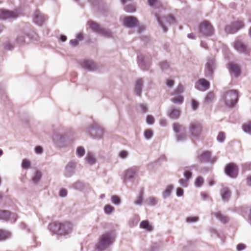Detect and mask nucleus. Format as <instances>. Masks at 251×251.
Segmentation results:
<instances>
[{
	"label": "nucleus",
	"mask_w": 251,
	"mask_h": 251,
	"mask_svg": "<svg viewBox=\"0 0 251 251\" xmlns=\"http://www.w3.org/2000/svg\"><path fill=\"white\" fill-rule=\"evenodd\" d=\"M76 153L78 156L81 157L84 155L85 153V150L82 147H79L76 150Z\"/></svg>",
	"instance_id": "e433bc0d"
},
{
	"label": "nucleus",
	"mask_w": 251,
	"mask_h": 251,
	"mask_svg": "<svg viewBox=\"0 0 251 251\" xmlns=\"http://www.w3.org/2000/svg\"><path fill=\"white\" fill-rule=\"evenodd\" d=\"M45 16L39 11H36L34 14L33 22L39 25H41L46 20Z\"/></svg>",
	"instance_id": "ddd939ff"
},
{
	"label": "nucleus",
	"mask_w": 251,
	"mask_h": 251,
	"mask_svg": "<svg viewBox=\"0 0 251 251\" xmlns=\"http://www.w3.org/2000/svg\"><path fill=\"white\" fill-rule=\"evenodd\" d=\"M140 107L143 111V112L144 113H145L148 110V108L146 106V105H144V104H141L140 105Z\"/></svg>",
	"instance_id": "338daca9"
},
{
	"label": "nucleus",
	"mask_w": 251,
	"mask_h": 251,
	"mask_svg": "<svg viewBox=\"0 0 251 251\" xmlns=\"http://www.w3.org/2000/svg\"><path fill=\"white\" fill-rule=\"evenodd\" d=\"M16 42L19 45H23L25 42V36L24 35L18 36Z\"/></svg>",
	"instance_id": "a19ab883"
},
{
	"label": "nucleus",
	"mask_w": 251,
	"mask_h": 251,
	"mask_svg": "<svg viewBox=\"0 0 251 251\" xmlns=\"http://www.w3.org/2000/svg\"><path fill=\"white\" fill-rule=\"evenodd\" d=\"M114 207H113L112 206H111L109 204H107V205H105V206L104 207V212L107 214H111L112 212H113L114 211Z\"/></svg>",
	"instance_id": "7c9ffc66"
},
{
	"label": "nucleus",
	"mask_w": 251,
	"mask_h": 251,
	"mask_svg": "<svg viewBox=\"0 0 251 251\" xmlns=\"http://www.w3.org/2000/svg\"><path fill=\"white\" fill-rule=\"evenodd\" d=\"M156 19L157 20V22L158 24H159L160 26L162 27L163 31L164 32H166L167 31V28L166 27L165 25L163 23V22L162 20V19L159 17V15L156 14L155 15Z\"/></svg>",
	"instance_id": "cd10ccee"
},
{
	"label": "nucleus",
	"mask_w": 251,
	"mask_h": 251,
	"mask_svg": "<svg viewBox=\"0 0 251 251\" xmlns=\"http://www.w3.org/2000/svg\"><path fill=\"white\" fill-rule=\"evenodd\" d=\"M115 237L111 233L107 232L102 234L100 238L97 248L100 250H104L115 241Z\"/></svg>",
	"instance_id": "f03ea898"
},
{
	"label": "nucleus",
	"mask_w": 251,
	"mask_h": 251,
	"mask_svg": "<svg viewBox=\"0 0 251 251\" xmlns=\"http://www.w3.org/2000/svg\"><path fill=\"white\" fill-rule=\"evenodd\" d=\"M189 132L190 134L194 137L200 136L202 131V126L201 124L197 122H191L189 125Z\"/></svg>",
	"instance_id": "39448f33"
},
{
	"label": "nucleus",
	"mask_w": 251,
	"mask_h": 251,
	"mask_svg": "<svg viewBox=\"0 0 251 251\" xmlns=\"http://www.w3.org/2000/svg\"><path fill=\"white\" fill-rule=\"evenodd\" d=\"M153 132L151 129H148L145 131L144 135L147 139L151 138L152 136Z\"/></svg>",
	"instance_id": "ea45409f"
},
{
	"label": "nucleus",
	"mask_w": 251,
	"mask_h": 251,
	"mask_svg": "<svg viewBox=\"0 0 251 251\" xmlns=\"http://www.w3.org/2000/svg\"><path fill=\"white\" fill-rule=\"evenodd\" d=\"M201 195L203 200H206L209 197L208 194L205 192H201Z\"/></svg>",
	"instance_id": "4d7b16f0"
},
{
	"label": "nucleus",
	"mask_w": 251,
	"mask_h": 251,
	"mask_svg": "<svg viewBox=\"0 0 251 251\" xmlns=\"http://www.w3.org/2000/svg\"><path fill=\"white\" fill-rule=\"evenodd\" d=\"M89 27L94 31L104 37H112V32L108 29L101 28L99 25L93 21H89L87 23Z\"/></svg>",
	"instance_id": "20e7f679"
},
{
	"label": "nucleus",
	"mask_w": 251,
	"mask_h": 251,
	"mask_svg": "<svg viewBox=\"0 0 251 251\" xmlns=\"http://www.w3.org/2000/svg\"><path fill=\"white\" fill-rule=\"evenodd\" d=\"M11 215L10 211L7 210H0V219L7 221Z\"/></svg>",
	"instance_id": "412c9836"
},
{
	"label": "nucleus",
	"mask_w": 251,
	"mask_h": 251,
	"mask_svg": "<svg viewBox=\"0 0 251 251\" xmlns=\"http://www.w3.org/2000/svg\"><path fill=\"white\" fill-rule=\"evenodd\" d=\"M238 92L235 90H230L226 92V94H238Z\"/></svg>",
	"instance_id": "69168bd1"
},
{
	"label": "nucleus",
	"mask_w": 251,
	"mask_h": 251,
	"mask_svg": "<svg viewBox=\"0 0 251 251\" xmlns=\"http://www.w3.org/2000/svg\"><path fill=\"white\" fill-rule=\"evenodd\" d=\"M199 106V103L197 101L195 100H192V106L194 110L196 109Z\"/></svg>",
	"instance_id": "5fc2aeb1"
},
{
	"label": "nucleus",
	"mask_w": 251,
	"mask_h": 251,
	"mask_svg": "<svg viewBox=\"0 0 251 251\" xmlns=\"http://www.w3.org/2000/svg\"><path fill=\"white\" fill-rule=\"evenodd\" d=\"M225 139V134L224 132H220L218 136H217V140L219 142H223Z\"/></svg>",
	"instance_id": "79ce46f5"
},
{
	"label": "nucleus",
	"mask_w": 251,
	"mask_h": 251,
	"mask_svg": "<svg viewBox=\"0 0 251 251\" xmlns=\"http://www.w3.org/2000/svg\"><path fill=\"white\" fill-rule=\"evenodd\" d=\"M180 114V111L179 109H173L170 113V117L173 119L178 118Z\"/></svg>",
	"instance_id": "a878e982"
},
{
	"label": "nucleus",
	"mask_w": 251,
	"mask_h": 251,
	"mask_svg": "<svg viewBox=\"0 0 251 251\" xmlns=\"http://www.w3.org/2000/svg\"><path fill=\"white\" fill-rule=\"evenodd\" d=\"M243 130L250 134H251V122H249L243 126Z\"/></svg>",
	"instance_id": "2f4dec72"
},
{
	"label": "nucleus",
	"mask_w": 251,
	"mask_h": 251,
	"mask_svg": "<svg viewBox=\"0 0 251 251\" xmlns=\"http://www.w3.org/2000/svg\"><path fill=\"white\" fill-rule=\"evenodd\" d=\"M198 31L200 34L205 37L211 36L214 32L213 26L207 21H203L199 24Z\"/></svg>",
	"instance_id": "7ed1b4c3"
},
{
	"label": "nucleus",
	"mask_w": 251,
	"mask_h": 251,
	"mask_svg": "<svg viewBox=\"0 0 251 251\" xmlns=\"http://www.w3.org/2000/svg\"><path fill=\"white\" fill-rule=\"evenodd\" d=\"M247 184L249 186H251V176H250L247 178Z\"/></svg>",
	"instance_id": "774afa93"
},
{
	"label": "nucleus",
	"mask_w": 251,
	"mask_h": 251,
	"mask_svg": "<svg viewBox=\"0 0 251 251\" xmlns=\"http://www.w3.org/2000/svg\"><path fill=\"white\" fill-rule=\"evenodd\" d=\"M149 4L151 6L155 5L156 3L157 2V0H148Z\"/></svg>",
	"instance_id": "e2e57ef3"
},
{
	"label": "nucleus",
	"mask_w": 251,
	"mask_h": 251,
	"mask_svg": "<svg viewBox=\"0 0 251 251\" xmlns=\"http://www.w3.org/2000/svg\"><path fill=\"white\" fill-rule=\"evenodd\" d=\"M243 22L241 21H237L230 25H227L225 28V31L227 33L233 34L238 30L244 27Z\"/></svg>",
	"instance_id": "0eeeda50"
},
{
	"label": "nucleus",
	"mask_w": 251,
	"mask_h": 251,
	"mask_svg": "<svg viewBox=\"0 0 251 251\" xmlns=\"http://www.w3.org/2000/svg\"><path fill=\"white\" fill-rule=\"evenodd\" d=\"M112 201L113 203L117 204L120 202V198L117 196H113L111 198Z\"/></svg>",
	"instance_id": "8fccbe9b"
},
{
	"label": "nucleus",
	"mask_w": 251,
	"mask_h": 251,
	"mask_svg": "<svg viewBox=\"0 0 251 251\" xmlns=\"http://www.w3.org/2000/svg\"><path fill=\"white\" fill-rule=\"evenodd\" d=\"M225 171L227 175L235 178L238 175V168L235 163H230L226 165Z\"/></svg>",
	"instance_id": "6e6552de"
},
{
	"label": "nucleus",
	"mask_w": 251,
	"mask_h": 251,
	"mask_svg": "<svg viewBox=\"0 0 251 251\" xmlns=\"http://www.w3.org/2000/svg\"><path fill=\"white\" fill-rule=\"evenodd\" d=\"M165 22L169 24H175L176 23V20L174 17L172 16H169L168 17L165 19Z\"/></svg>",
	"instance_id": "c9c22d12"
},
{
	"label": "nucleus",
	"mask_w": 251,
	"mask_h": 251,
	"mask_svg": "<svg viewBox=\"0 0 251 251\" xmlns=\"http://www.w3.org/2000/svg\"><path fill=\"white\" fill-rule=\"evenodd\" d=\"M204 183V179L201 176H198L195 181V185L197 187H201Z\"/></svg>",
	"instance_id": "bb28decb"
},
{
	"label": "nucleus",
	"mask_w": 251,
	"mask_h": 251,
	"mask_svg": "<svg viewBox=\"0 0 251 251\" xmlns=\"http://www.w3.org/2000/svg\"><path fill=\"white\" fill-rule=\"evenodd\" d=\"M228 69L231 74L235 76H238L240 74V70L239 67L234 64L229 65Z\"/></svg>",
	"instance_id": "a211bd4d"
},
{
	"label": "nucleus",
	"mask_w": 251,
	"mask_h": 251,
	"mask_svg": "<svg viewBox=\"0 0 251 251\" xmlns=\"http://www.w3.org/2000/svg\"><path fill=\"white\" fill-rule=\"evenodd\" d=\"M214 215L217 219L223 223H226L227 221V218L226 216L223 215L220 212H216Z\"/></svg>",
	"instance_id": "c85d7f7f"
},
{
	"label": "nucleus",
	"mask_w": 251,
	"mask_h": 251,
	"mask_svg": "<svg viewBox=\"0 0 251 251\" xmlns=\"http://www.w3.org/2000/svg\"><path fill=\"white\" fill-rule=\"evenodd\" d=\"M183 194V190L181 188H178L176 190V195L178 197L182 196Z\"/></svg>",
	"instance_id": "bf43d9fd"
},
{
	"label": "nucleus",
	"mask_w": 251,
	"mask_h": 251,
	"mask_svg": "<svg viewBox=\"0 0 251 251\" xmlns=\"http://www.w3.org/2000/svg\"><path fill=\"white\" fill-rule=\"evenodd\" d=\"M174 84V81L173 80H167L166 81V85L169 87H172Z\"/></svg>",
	"instance_id": "0e129e2a"
},
{
	"label": "nucleus",
	"mask_w": 251,
	"mask_h": 251,
	"mask_svg": "<svg viewBox=\"0 0 251 251\" xmlns=\"http://www.w3.org/2000/svg\"><path fill=\"white\" fill-rule=\"evenodd\" d=\"M160 68L162 70H164L168 68V67H169V65L167 62L163 61V62H160Z\"/></svg>",
	"instance_id": "3c124183"
},
{
	"label": "nucleus",
	"mask_w": 251,
	"mask_h": 251,
	"mask_svg": "<svg viewBox=\"0 0 251 251\" xmlns=\"http://www.w3.org/2000/svg\"><path fill=\"white\" fill-rule=\"evenodd\" d=\"M182 126L178 124V123H175L173 125V129L176 132L178 133L179 132Z\"/></svg>",
	"instance_id": "37998d69"
},
{
	"label": "nucleus",
	"mask_w": 251,
	"mask_h": 251,
	"mask_svg": "<svg viewBox=\"0 0 251 251\" xmlns=\"http://www.w3.org/2000/svg\"><path fill=\"white\" fill-rule=\"evenodd\" d=\"M172 100L175 103L180 104L183 101V97L181 95H178L177 97L173 99Z\"/></svg>",
	"instance_id": "f704fd0d"
},
{
	"label": "nucleus",
	"mask_w": 251,
	"mask_h": 251,
	"mask_svg": "<svg viewBox=\"0 0 251 251\" xmlns=\"http://www.w3.org/2000/svg\"><path fill=\"white\" fill-rule=\"evenodd\" d=\"M22 165L23 168L28 169L30 167V162L28 160L25 159L23 160Z\"/></svg>",
	"instance_id": "4c0bfd02"
},
{
	"label": "nucleus",
	"mask_w": 251,
	"mask_h": 251,
	"mask_svg": "<svg viewBox=\"0 0 251 251\" xmlns=\"http://www.w3.org/2000/svg\"><path fill=\"white\" fill-rule=\"evenodd\" d=\"M85 159L87 163L90 165L94 164L96 162V159L91 153H88L85 157Z\"/></svg>",
	"instance_id": "393cba45"
},
{
	"label": "nucleus",
	"mask_w": 251,
	"mask_h": 251,
	"mask_svg": "<svg viewBox=\"0 0 251 251\" xmlns=\"http://www.w3.org/2000/svg\"><path fill=\"white\" fill-rule=\"evenodd\" d=\"M138 24V21L136 18L132 16L126 17L124 20V25L128 27H133Z\"/></svg>",
	"instance_id": "2eb2a0df"
},
{
	"label": "nucleus",
	"mask_w": 251,
	"mask_h": 251,
	"mask_svg": "<svg viewBox=\"0 0 251 251\" xmlns=\"http://www.w3.org/2000/svg\"><path fill=\"white\" fill-rule=\"evenodd\" d=\"M138 169L137 167H133L132 168L127 169L125 175V178H132L136 173L138 172Z\"/></svg>",
	"instance_id": "6ab92c4d"
},
{
	"label": "nucleus",
	"mask_w": 251,
	"mask_h": 251,
	"mask_svg": "<svg viewBox=\"0 0 251 251\" xmlns=\"http://www.w3.org/2000/svg\"><path fill=\"white\" fill-rule=\"evenodd\" d=\"M221 195L224 200H227L230 197V192L227 188H224L221 191Z\"/></svg>",
	"instance_id": "5701e85b"
},
{
	"label": "nucleus",
	"mask_w": 251,
	"mask_h": 251,
	"mask_svg": "<svg viewBox=\"0 0 251 251\" xmlns=\"http://www.w3.org/2000/svg\"><path fill=\"white\" fill-rule=\"evenodd\" d=\"M179 182L182 186L184 187H187V186L188 185V180H187L186 179H184L183 178H181V179H179Z\"/></svg>",
	"instance_id": "de8ad7c7"
},
{
	"label": "nucleus",
	"mask_w": 251,
	"mask_h": 251,
	"mask_svg": "<svg viewBox=\"0 0 251 251\" xmlns=\"http://www.w3.org/2000/svg\"><path fill=\"white\" fill-rule=\"evenodd\" d=\"M143 85V80L141 79H138L136 81L135 90L137 94H140L141 92Z\"/></svg>",
	"instance_id": "4be33fe9"
},
{
	"label": "nucleus",
	"mask_w": 251,
	"mask_h": 251,
	"mask_svg": "<svg viewBox=\"0 0 251 251\" xmlns=\"http://www.w3.org/2000/svg\"><path fill=\"white\" fill-rule=\"evenodd\" d=\"M183 92L184 87L182 85L179 84L176 90V94H181Z\"/></svg>",
	"instance_id": "49530a36"
},
{
	"label": "nucleus",
	"mask_w": 251,
	"mask_h": 251,
	"mask_svg": "<svg viewBox=\"0 0 251 251\" xmlns=\"http://www.w3.org/2000/svg\"><path fill=\"white\" fill-rule=\"evenodd\" d=\"M82 68L88 71H94L97 69L96 63L92 60H84L81 64Z\"/></svg>",
	"instance_id": "dca6fc26"
},
{
	"label": "nucleus",
	"mask_w": 251,
	"mask_h": 251,
	"mask_svg": "<svg viewBox=\"0 0 251 251\" xmlns=\"http://www.w3.org/2000/svg\"><path fill=\"white\" fill-rule=\"evenodd\" d=\"M17 17V14L13 11L0 9V19H15Z\"/></svg>",
	"instance_id": "4468645a"
},
{
	"label": "nucleus",
	"mask_w": 251,
	"mask_h": 251,
	"mask_svg": "<svg viewBox=\"0 0 251 251\" xmlns=\"http://www.w3.org/2000/svg\"><path fill=\"white\" fill-rule=\"evenodd\" d=\"M245 245L243 244H239L237 246V249L238 251H240L245 249Z\"/></svg>",
	"instance_id": "052dcab7"
},
{
	"label": "nucleus",
	"mask_w": 251,
	"mask_h": 251,
	"mask_svg": "<svg viewBox=\"0 0 251 251\" xmlns=\"http://www.w3.org/2000/svg\"><path fill=\"white\" fill-rule=\"evenodd\" d=\"M67 194V191L65 189H62L60 190L59 195L61 197H65Z\"/></svg>",
	"instance_id": "680f3d73"
},
{
	"label": "nucleus",
	"mask_w": 251,
	"mask_h": 251,
	"mask_svg": "<svg viewBox=\"0 0 251 251\" xmlns=\"http://www.w3.org/2000/svg\"><path fill=\"white\" fill-rule=\"evenodd\" d=\"M199 220V217L197 216L189 217L187 218L186 221L188 223L195 222Z\"/></svg>",
	"instance_id": "c03bdc74"
},
{
	"label": "nucleus",
	"mask_w": 251,
	"mask_h": 251,
	"mask_svg": "<svg viewBox=\"0 0 251 251\" xmlns=\"http://www.w3.org/2000/svg\"><path fill=\"white\" fill-rule=\"evenodd\" d=\"M51 228H54V230L60 234L65 235L70 233L72 230V225L69 222L66 221L61 223L54 222L50 225Z\"/></svg>",
	"instance_id": "f257e3e1"
},
{
	"label": "nucleus",
	"mask_w": 251,
	"mask_h": 251,
	"mask_svg": "<svg viewBox=\"0 0 251 251\" xmlns=\"http://www.w3.org/2000/svg\"><path fill=\"white\" fill-rule=\"evenodd\" d=\"M71 45L73 47H75L78 44V41L77 39H73L70 41Z\"/></svg>",
	"instance_id": "6e6d98bb"
},
{
	"label": "nucleus",
	"mask_w": 251,
	"mask_h": 251,
	"mask_svg": "<svg viewBox=\"0 0 251 251\" xmlns=\"http://www.w3.org/2000/svg\"><path fill=\"white\" fill-rule=\"evenodd\" d=\"M140 227L145 229L148 231H151L153 229V227L150 224L149 222L147 220L142 221L140 224Z\"/></svg>",
	"instance_id": "aec40b11"
},
{
	"label": "nucleus",
	"mask_w": 251,
	"mask_h": 251,
	"mask_svg": "<svg viewBox=\"0 0 251 251\" xmlns=\"http://www.w3.org/2000/svg\"><path fill=\"white\" fill-rule=\"evenodd\" d=\"M147 122L149 124H153L154 122V119L151 115H148L146 119Z\"/></svg>",
	"instance_id": "09e8293b"
},
{
	"label": "nucleus",
	"mask_w": 251,
	"mask_h": 251,
	"mask_svg": "<svg viewBox=\"0 0 251 251\" xmlns=\"http://www.w3.org/2000/svg\"><path fill=\"white\" fill-rule=\"evenodd\" d=\"M42 176V174L40 171H37L34 176L32 178V180L34 183H37L40 180Z\"/></svg>",
	"instance_id": "473e14b6"
},
{
	"label": "nucleus",
	"mask_w": 251,
	"mask_h": 251,
	"mask_svg": "<svg viewBox=\"0 0 251 251\" xmlns=\"http://www.w3.org/2000/svg\"><path fill=\"white\" fill-rule=\"evenodd\" d=\"M138 63L139 66L142 70H147L150 65V59L142 55H138L137 57Z\"/></svg>",
	"instance_id": "1a4fd4ad"
},
{
	"label": "nucleus",
	"mask_w": 251,
	"mask_h": 251,
	"mask_svg": "<svg viewBox=\"0 0 251 251\" xmlns=\"http://www.w3.org/2000/svg\"><path fill=\"white\" fill-rule=\"evenodd\" d=\"M225 99L226 103L227 106L233 107L237 102L238 95H226Z\"/></svg>",
	"instance_id": "f3484780"
},
{
	"label": "nucleus",
	"mask_w": 251,
	"mask_h": 251,
	"mask_svg": "<svg viewBox=\"0 0 251 251\" xmlns=\"http://www.w3.org/2000/svg\"><path fill=\"white\" fill-rule=\"evenodd\" d=\"M173 189V186L172 185H169L167 186L165 190L163 193V197L164 198H166L168 197L171 194L172 190Z\"/></svg>",
	"instance_id": "c756f323"
},
{
	"label": "nucleus",
	"mask_w": 251,
	"mask_h": 251,
	"mask_svg": "<svg viewBox=\"0 0 251 251\" xmlns=\"http://www.w3.org/2000/svg\"><path fill=\"white\" fill-rule=\"evenodd\" d=\"M35 151L36 153L40 154L43 152V148L41 146H37L35 149Z\"/></svg>",
	"instance_id": "13d9d810"
},
{
	"label": "nucleus",
	"mask_w": 251,
	"mask_h": 251,
	"mask_svg": "<svg viewBox=\"0 0 251 251\" xmlns=\"http://www.w3.org/2000/svg\"><path fill=\"white\" fill-rule=\"evenodd\" d=\"M11 236V233L7 231L0 229V240H6Z\"/></svg>",
	"instance_id": "b1692460"
},
{
	"label": "nucleus",
	"mask_w": 251,
	"mask_h": 251,
	"mask_svg": "<svg viewBox=\"0 0 251 251\" xmlns=\"http://www.w3.org/2000/svg\"><path fill=\"white\" fill-rule=\"evenodd\" d=\"M234 48L239 52L247 53L248 49L240 40L237 39L234 42Z\"/></svg>",
	"instance_id": "9b49d317"
},
{
	"label": "nucleus",
	"mask_w": 251,
	"mask_h": 251,
	"mask_svg": "<svg viewBox=\"0 0 251 251\" xmlns=\"http://www.w3.org/2000/svg\"><path fill=\"white\" fill-rule=\"evenodd\" d=\"M143 201V193L141 192L140 195L137 197V200L135 201L136 204H141Z\"/></svg>",
	"instance_id": "a18cd8bd"
},
{
	"label": "nucleus",
	"mask_w": 251,
	"mask_h": 251,
	"mask_svg": "<svg viewBox=\"0 0 251 251\" xmlns=\"http://www.w3.org/2000/svg\"><path fill=\"white\" fill-rule=\"evenodd\" d=\"M197 159L201 163L213 161L211 160V152L209 151H205L199 155Z\"/></svg>",
	"instance_id": "f8f14e48"
},
{
	"label": "nucleus",
	"mask_w": 251,
	"mask_h": 251,
	"mask_svg": "<svg viewBox=\"0 0 251 251\" xmlns=\"http://www.w3.org/2000/svg\"><path fill=\"white\" fill-rule=\"evenodd\" d=\"M192 175V173L190 171H185L184 173V176L185 177L186 179L188 180L191 177Z\"/></svg>",
	"instance_id": "603ef678"
},
{
	"label": "nucleus",
	"mask_w": 251,
	"mask_h": 251,
	"mask_svg": "<svg viewBox=\"0 0 251 251\" xmlns=\"http://www.w3.org/2000/svg\"><path fill=\"white\" fill-rule=\"evenodd\" d=\"M147 202L150 205H154L157 203V200L155 197H151L147 200Z\"/></svg>",
	"instance_id": "72a5a7b5"
},
{
	"label": "nucleus",
	"mask_w": 251,
	"mask_h": 251,
	"mask_svg": "<svg viewBox=\"0 0 251 251\" xmlns=\"http://www.w3.org/2000/svg\"><path fill=\"white\" fill-rule=\"evenodd\" d=\"M125 10L127 12H133L135 11L134 6L132 5H128L125 7Z\"/></svg>",
	"instance_id": "58836bf2"
},
{
	"label": "nucleus",
	"mask_w": 251,
	"mask_h": 251,
	"mask_svg": "<svg viewBox=\"0 0 251 251\" xmlns=\"http://www.w3.org/2000/svg\"><path fill=\"white\" fill-rule=\"evenodd\" d=\"M128 155V152L126 151H122L119 154L120 157L125 158Z\"/></svg>",
	"instance_id": "864d4df0"
},
{
	"label": "nucleus",
	"mask_w": 251,
	"mask_h": 251,
	"mask_svg": "<svg viewBox=\"0 0 251 251\" xmlns=\"http://www.w3.org/2000/svg\"><path fill=\"white\" fill-rule=\"evenodd\" d=\"M209 86V82L204 78L199 79L195 83V88L201 91H204L208 89Z\"/></svg>",
	"instance_id": "9d476101"
},
{
	"label": "nucleus",
	"mask_w": 251,
	"mask_h": 251,
	"mask_svg": "<svg viewBox=\"0 0 251 251\" xmlns=\"http://www.w3.org/2000/svg\"><path fill=\"white\" fill-rule=\"evenodd\" d=\"M216 67V62L214 58H208L205 65L204 73L207 77L211 76Z\"/></svg>",
	"instance_id": "423d86ee"
}]
</instances>
